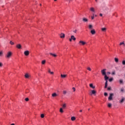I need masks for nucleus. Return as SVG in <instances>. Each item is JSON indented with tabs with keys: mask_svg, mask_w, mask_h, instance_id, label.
<instances>
[{
	"mask_svg": "<svg viewBox=\"0 0 125 125\" xmlns=\"http://www.w3.org/2000/svg\"><path fill=\"white\" fill-rule=\"evenodd\" d=\"M12 55V52H8L5 55L6 58H10Z\"/></svg>",
	"mask_w": 125,
	"mask_h": 125,
	"instance_id": "obj_1",
	"label": "nucleus"
},
{
	"mask_svg": "<svg viewBox=\"0 0 125 125\" xmlns=\"http://www.w3.org/2000/svg\"><path fill=\"white\" fill-rule=\"evenodd\" d=\"M114 96L113 93H110L109 96L108 97V100L111 101V100H113V97Z\"/></svg>",
	"mask_w": 125,
	"mask_h": 125,
	"instance_id": "obj_2",
	"label": "nucleus"
},
{
	"mask_svg": "<svg viewBox=\"0 0 125 125\" xmlns=\"http://www.w3.org/2000/svg\"><path fill=\"white\" fill-rule=\"evenodd\" d=\"M107 70V69H104L103 70H101V73L103 75V76H106V71Z\"/></svg>",
	"mask_w": 125,
	"mask_h": 125,
	"instance_id": "obj_3",
	"label": "nucleus"
},
{
	"mask_svg": "<svg viewBox=\"0 0 125 125\" xmlns=\"http://www.w3.org/2000/svg\"><path fill=\"white\" fill-rule=\"evenodd\" d=\"M86 43L83 41H80L79 42V44L80 45H84V44H86Z\"/></svg>",
	"mask_w": 125,
	"mask_h": 125,
	"instance_id": "obj_4",
	"label": "nucleus"
},
{
	"mask_svg": "<svg viewBox=\"0 0 125 125\" xmlns=\"http://www.w3.org/2000/svg\"><path fill=\"white\" fill-rule=\"evenodd\" d=\"M24 55H25V56H28V55H29V54H30V52H29V51L26 50V51H24Z\"/></svg>",
	"mask_w": 125,
	"mask_h": 125,
	"instance_id": "obj_5",
	"label": "nucleus"
},
{
	"mask_svg": "<svg viewBox=\"0 0 125 125\" xmlns=\"http://www.w3.org/2000/svg\"><path fill=\"white\" fill-rule=\"evenodd\" d=\"M16 47L18 48L19 49H21L22 46L21 44H18L16 46Z\"/></svg>",
	"mask_w": 125,
	"mask_h": 125,
	"instance_id": "obj_6",
	"label": "nucleus"
},
{
	"mask_svg": "<svg viewBox=\"0 0 125 125\" xmlns=\"http://www.w3.org/2000/svg\"><path fill=\"white\" fill-rule=\"evenodd\" d=\"M60 38H61V39H64V38H65V34L63 33H61L60 35Z\"/></svg>",
	"mask_w": 125,
	"mask_h": 125,
	"instance_id": "obj_7",
	"label": "nucleus"
},
{
	"mask_svg": "<svg viewBox=\"0 0 125 125\" xmlns=\"http://www.w3.org/2000/svg\"><path fill=\"white\" fill-rule=\"evenodd\" d=\"M90 33L91 34H92V35H95V33H96L95 30L94 29L91 30Z\"/></svg>",
	"mask_w": 125,
	"mask_h": 125,
	"instance_id": "obj_8",
	"label": "nucleus"
},
{
	"mask_svg": "<svg viewBox=\"0 0 125 125\" xmlns=\"http://www.w3.org/2000/svg\"><path fill=\"white\" fill-rule=\"evenodd\" d=\"M83 21L84 22H88V20L85 18H83Z\"/></svg>",
	"mask_w": 125,
	"mask_h": 125,
	"instance_id": "obj_9",
	"label": "nucleus"
},
{
	"mask_svg": "<svg viewBox=\"0 0 125 125\" xmlns=\"http://www.w3.org/2000/svg\"><path fill=\"white\" fill-rule=\"evenodd\" d=\"M89 86H90V87H91V88H93V89H94V88H95V86H93V84H92V83H90L89 84Z\"/></svg>",
	"mask_w": 125,
	"mask_h": 125,
	"instance_id": "obj_10",
	"label": "nucleus"
},
{
	"mask_svg": "<svg viewBox=\"0 0 125 125\" xmlns=\"http://www.w3.org/2000/svg\"><path fill=\"white\" fill-rule=\"evenodd\" d=\"M104 80H105V82H107V81H108V80H109V77L108 76H107V75H104Z\"/></svg>",
	"mask_w": 125,
	"mask_h": 125,
	"instance_id": "obj_11",
	"label": "nucleus"
},
{
	"mask_svg": "<svg viewBox=\"0 0 125 125\" xmlns=\"http://www.w3.org/2000/svg\"><path fill=\"white\" fill-rule=\"evenodd\" d=\"M107 86H108V81H105L104 88H107Z\"/></svg>",
	"mask_w": 125,
	"mask_h": 125,
	"instance_id": "obj_12",
	"label": "nucleus"
},
{
	"mask_svg": "<svg viewBox=\"0 0 125 125\" xmlns=\"http://www.w3.org/2000/svg\"><path fill=\"white\" fill-rule=\"evenodd\" d=\"M61 77L62 79H64L66 77H67V75H62V74H61Z\"/></svg>",
	"mask_w": 125,
	"mask_h": 125,
	"instance_id": "obj_13",
	"label": "nucleus"
},
{
	"mask_svg": "<svg viewBox=\"0 0 125 125\" xmlns=\"http://www.w3.org/2000/svg\"><path fill=\"white\" fill-rule=\"evenodd\" d=\"M50 55H51L52 56H53V57H57V55L55 54H53L52 53H50Z\"/></svg>",
	"mask_w": 125,
	"mask_h": 125,
	"instance_id": "obj_14",
	"label": "nucleus"
},
{
	"mask_svg": "<svg viewBox=\"0 0 125 125\" xmlns=\"http://www.w3.org/2000/svg\"><path fill=\"white\" fill-rule=\"evenodd\" d=\"M90 10L92 11V12H95V10L94 9V8L91 7L90 9Z\"/></svg>",
	"mask_w": 125,
	"mask_h": 125,
	"instance_id": "obj_15",
	"label": "nucleus"
},
{
	"mask_svg": "<svg viewBox=\"0 0 125 125\" xmlns=\"http://www.w3.org/2000/svg\"><path fill=\"white\" fill-rule=\"evenodd\" d=\"M67 107V104H63L62 106V109H65Z\"/></svg>",
	"mask_w": 125,
	"mask_h": 125,
	"instance_id": "obj_16",
	"label": "nucleus"
},
{
	"mask_svg": "<svg viewBox=\"0 0 125 125\" xmlns=\"http://www.w3.org/2000/svg\"><path fill=\"white\" fill-rule=\"evenodd\" d=\"M124 101H125V98H123L119 102V103H123Z\"/></svg>",
	"mask_w": 125,
	"mask_h": 125,
	"instance_id": "obj_17",
	"label": "nucleus"
},
{
	"mask_svg": "<svg viewBox=\"0 0 125 125\" xmlns=\"http://www.w3.org/2000/svg\"><path fill=\"white\" fill-rule=\"evenodd\" d=\"M89 29H90V30H92V29H93V26H92V24H90L89 25Z\"/></svg>",
	"mask_w": 125,
	"mask_h": 125,
	"instance_id": "obj_18",
	"label": "nucleus"
},
{
	"mask_svg": "<svg viewBox=\"0 0 125 125\" xmlns=\"http://www.w3.org/2000/svg\"><path fill=\"white\" fill-rule=\"evenodd\" d=\"M71 39L72 40H73L74 41H75L76 40V38H75V36H74V35H72L71 36Z\"/></svg>",
	"mask_w": 125,
	"mask_h": 125,
	"instance_id": "obj_19",
	"label": "nucleus"
},
{
	"mask_svg": "<svg viewBox=\"0 0 125 125\" xmlns=\"http://www.w3.org/2000/svg\"><path fill=\"white\" fill-rule=\"evenodd\" d=\"M52 96L53 97H56V96H57V95L56 94V93H53V94H52Z\"/></svg>",
	"mask_w": 125,
	"mask_h": 125,
	"instance_id": "obj_20",
	"label": "nucleus"
},
{
	"mask_svg": "<svg viewBox=\"0 0 125 125\" xmlns=\"http://www.w3.org/2000/svg\"><path fill=\"white\" fill-rule=\"evenodd\" d=\"M114 60L116 63H118V62H119V59L117 58H115Z\"/></svg>",
	"mask_w": 125,
	"mask_h": 125,
	"instance_id": "obj_21",
	"label": "nucleus"
},
{
	"mask_svg": "<svg viewBox=\"0 0 125 125\" xmlns=\"http://www.w3.org/2000/svg\"><path fill=\"white\" fill-rule=\"evenodd\" d=\"M106 28L104 27V28H102V31H103V32H106Z\"/></svg>",
	"mask_w": 125,
	"mask_h": 125,
	"instance_id": "obj_22",
	"label": "nucleus"
},
{
	"mask_svg": "<svg viewBox=\"0 0 125 125\" xmlns=\"http://www.w3.org/2000/svg\"><path fill=\"white\" fill-rule=\"evenodd\" d=\"M92 94H95L96 93V91L94 90H92Z\"/></svg>",
	"mask_w": 125,
	"mask_h": 125,
	"instance_id": "obj_23",
	"label": "nucleus"
},
{
	"mask_svg": "<svg viewBox=\"0 0 125 125\" xmlns=\"http://www.w3.org/2000/svg\"><path fill=\"white\" fill-rule=\"evenodd\" d=\"M29 74H26L25 75V78H26V79H28V78H29Z\"/></svg>",
	"mask_w": 125,
	"mask_h": 125,
	"instance_id": "obj_24",
	"label": "nucleus"
},
{
	"mask_svg": "<svg viewBox=\"0 0 125 125\" xmlns=\"http://www.w3.org/2000/svg\"><path fill=\"white\" fill-rule=\"evenodd\" d=\"M71 121H75L76 120V117H72L71 118Z\"/></svg>",
	"mask_w": 125,
	"mask_h": 125,
	"instance_id": "obj_25",
	"label": "nucleus"
},
{
	"mask_svg": "<svg viewBox=\"0 0 125 125\" xmlns=\"http://www.w3.org/2000/svg\"><path fill=\"white\" fill-rule=\"evenodd\" d=\"M119 82H120V83L121 84L124 83V81H123V80H120Z\"/></svg>",
	"mask_w": 125,
	"mask_h": 125,
	"instance_id": "obj_26",
	"label": "nucleus"
},
{
	"mask_svg": "<svg viewBox=\"0 0 125 125\" xmlns=\"http://www.w3.org/2000/svg\"><path fill=\"white\" fill-rule=\"evenodd\" d=\"M60 112L61 113H63V108H61L60 109Z\"/></svg>",
	"mask_w": 125,
	"mask_h": 125,
	"instance_id": "obj_27",
	"label": "nucleus"
},
{
	"mask_svg": "<svg viewBox=\"0 0 125 125\" xmlns=\"http://www.w3.org/2000/svg\"><path fill=\"white\" fill-rule=\"evenodd\" d=\"M3 54V52L2 51H0V56H2V55Z\"/></svg>",
	"mask_w": 125,
	"mask_h": 125,
	"instance_id": "obj_28",
	"label": "nucleus"
},
{
	"mask_svg": "<svg viewBox=\"0 0 125 125\" xmlns=\"http://www.w3.org/2000/svg\"><path fill=\"white\" fill-rule=\"evenodd\" d=\"M42 64H45V60L42 61Z\"/></svg>",
	"mask_w": 125,
	"mask_h": 125,
	"instance_id": "obj_29",
	"label": "nucleus"
},
{
	"mask_svg": "<svg viewBox=\"0 0 125 125\" xmlns=\"http://www.w3.org/2000/svg\"><path fill=\"white\" fill-rule=\"evenodd\" d=\"M108 107H109V108H110V107H112V104H108Z\"/></svg>",
	"mask_w": 125,
	"mask_h": 125,
	"instance_id": "obj_30",
	"label": "nucleus"
},
{
	"mask_svg": "<svg viewBox=\"0 0 125 125\" xmlns=\"http://www.w3.org/2000/svg\"><path fill=\"white\" fill-rule=\"evenodd\" d=\"M10 43L11 45H13V44H14V42H12V41H10Z\"/></svg>",
	"mask_w": 125,
	"mask_h": 125,
	"instance_id": "obj_31",
	"label": "nucleus"
},
{
	"mask_svg": "<svg viewBox=\"0 0 125 125\" xmlns=\"http://www.w3.org/2000/svg\"><path fill=\"white\" fill-rule=\"evenodd\" d=\"M113 80H114V79H113V78H110V79H109V82H112V81H113Z\"/></svg>",
	"mask_w": 125,
	"mask_h": 125,
	"instance_id": "obj_32",
	"label": "nucleus"
},
{
	"mask_svg": "<svg viewBox=\"0 0 125 125\" xmlns=\"http://www.w3.org/2000/svg\"><path fill=\"white\" fill-rule=\"evenodd\" d=\"M92 20H93L94 19V14H93V16L91 17Z\"/></svg>",
	"mask_w": 125,
	"mask_h": 125,
	"instance_id": "obj_33",
	"label": "nucleus"
},
{
	"mask_svg": "<svg viewBox=\"0 0 125 125\" xmlns=\"http://www.w3.org/2000/svg\"><path fill=\"white\" fill-rule=\"evenodd\" d=\"M41 118H44V114H41Z\"/></svg>",
	"mask_w": 125,
	"mask_h": 125,
	"instance_id": "obj_34",
	"label": "nucleus"
},
{
	"mask_svg": "<svg viewBox=\"0 0 125 125\" xmlns=\"http://www.w3.org/2000/svg\"><path fill=\"white\" fill-rule=\"evenodd\" d=\"M111 89H112V88L111 87H108L107 88V90H111Z\"/></svg>",
	"mask_w": 125,
	"mask_h": 125,
	"instance_id": "obj_35",
	"label": "nucleus"
},
{
	"mask_svg": "<svg viewBox=\"0 0 125 125\" xmlns=\"http://www.w3.org/2000/svg\"><path fill=\"white\" fill-rule=\"evenodd\" d=\"M122 44H125V42H121L120 43V45H122Z\"/></svg>",
	"mask_w": 125,
	"mask_h": 125,
	"instance_id": "obj_36",
	"label": "nucleus"
},
{
	"mask_svg": "<svg viewBox=\"0 0 125 125\" xmlns=\"http://www.w3.org/2000/svg\"><path fill=\"white\" fill-rule=\"evenodd\" d=\"M122 64L123 65H125V60L122 61Z\"/></svg>",
	"mask_w": 125,
	"mask_h": 125,
	"instance_id": "obj_37",
	"label": "nucleus"
},
{
	"mask_svg": "<svg viewBox=\"0 0 125 125\" xmlns=\"http://www.w3.org/2000/svg\"><path fill=\"white\" fill-rule=\"evenodd\" d=\"M104 96H108V93H107L106 92H105L104 93Z\"/></svg>",
	"mask_w": 125,
	"mask_h": 125,
	"instance_id": "obj_38",
	"label": "nucleus"
},
{
	"mask_svg": "<svg viewBox=\"0 0 125 125\" xmlns=\"http://www.w3.org/2000/svg\"><path fill=\"white\" fill-rule=\"evenodd\" d=\"M87 69L88 71H91V68H90V67H87Z\"/></svg>",
	"mask_w": 125,
	"mask_h": 125,
	"instance_id": "obj_39",
	"label": "nucleus"
},
{
	"mask_svg": "<svg viewBox=\"0 0 125 125\" xmlns=\"http://www.w3.org/2000/svg\"><path fill=\"white\" fill-rule=\"evenodd\" d=\"M72 89H73L74 92L76 91V88L73 87H72Z\"/></svg>",
	"mask_w": 125,
	"mask_h": 125,
	"instance_id": "obj_40",
	"label": "nucleus"
},
{
	"mask_svg": "<svg viewBox=\"0 0 125 125\" xmlns=\"http://www.w3.org/2000/svg\"><path fill=\"white\" fill-rule=\"evenodd\" d=\"M66 93H67V91H66L64 90V91H63V94H66Z\"/></svg>",
	"mask_w": 125,
	"mask_h": 125,
	"instance_id": "obj_41",
	"label": "nucleus"
},
{
	"mask_svg": "<svg viewBox=\"0 0 125 125\" xmlns=\"http://www.w3.org/2000/svg\"><path fill=\"white\" fill-rule=\"evenodd\" d=\"M25 100L26 102H28V101H29V98H26L25 99Z\"/></svg>",
	"mask_w": 125,
	"mask_h": 125,
	"instance_id": "obj_42",
	"label": "nucleus"
},
{
	"mask_svg": "<svg viewBox=\"0 0 125 125\" xmlns=\"http://www.w3.org/2000/svg\"><path fill=\"white\" fill-rule=\"evenodd\" d=\"M112 75H116V73L115 72V71H113V72L112 73Z\"/></svg>",
	"mask_w": 125,
	"mask_h": 125,
	"instance_id": "obj_43",
	"label": "nucleus"
},
{
	"mask_svg": "<svg viewBox=\"0 0 125 125\" xmlns=\"http://www.w3.org/2000/svg\"><path fill=\"white\" fill-rule=\"evenodd\" d=\"M50 74H51V75H53V74H54V72L51 71V72H50Z\"/></svg>",
	"mask_w": 125,
	"mask_h": 125,
	"instance_id": "obj_44",
	"label": "nucleus"
},
{
	"mask_svg": "<svg viewBox=\"0 0 125 125\" xmlns=\"http://www.w3.org/2000/svg\"><path fill=\"white\" fill-rule=\"evenodd\" d=\"M0 67H2V63L0 62Z\"/></svg>",
	"mask_w": 125,
	"mask_h": 125,
	"instance_id": "obj_45",
	"label": "nucleus"
},
{
	"mask_svg": "<svg viewBox=\"0 0 125 125\" xmlns=\"http://www.w3.org/2000/svg\"><path fill=\"white\" fill-rule=\"evenodd\" d=\"M73 33H77V29H75V30L73 31Z\"/></svg>",
	"mask_w": 125,
	"mask_h": 125,
	"instance_id": "obj_46",
	"label": "nucleus"
},
{
	"mask_svg": "<svg viewBox=\"0 0 125 125\" xmlns=\"http://www.w3.org/2000/svg\"><path fill=\"white\" fill-rule=\"evenodd\" d=\"M48 73H50V72H51V71H50V69H48Z\"/></svg>",
	"mask_w": 125,
	"mask_h": 125,
	"instance_id": "obj_47",
	"label": "nucleus"
},
{
	"mask_svg": "<svg viewBox=\"0 0 125 125\" xmlns=\"http://www.w3.org/2000/svg\"><path fill=\"white\" fill-rule=\"evenodd\" d=\"M67 0V1L68 2H70V1H71V0Z\"/></svg>",
	"mask_w": 125,
	"mask_h": 125,
	"instance_id": "obj_48",
	"label": "nucleus"
},
{
	"mask_svg": "<svg viewBox=\"0 0 125 125\" xmlns=\"http://www.w3.org/2000/svg\"><path fill=\"white\" fill-rule=\"evenodd\" d=\"M107 74H108V75H110L111 74V73L110 72H108Z\"/></svg>",
	"mask_w": 125,
	"mask_h": 125,
	"instance_id": "obj_49",
	"label": "nucleus"
},
{
	"mask_svg": "<svg viewBox=\"0 0 125 125\" xmlns=\"http://www.w3.org/2000/svg\"><path fill=\"white\" fill-rule=\"evenodd\" d=\"M103 14H100V16H101V17H102L103 16Z\"/></svg>",
	"mask_w": 125,
	"mask_h": 125,
	"instance_id": "obj_50",
	"label": "nucleus"
},
{
	"mask_svg": "<svg viewBox=\"0 0 125 125\" xmlns=\"http://www.w3.org/2000/svg\"><path fill=\"white\" fill-rule=\"evenodd\" d=\"M72 38H70V39H69V41H70V42H72Z\"/></svg>",
	"mask_w": 125,
	"mask_h": 125,
	"instance_id": "obj_51",
	"label": "nucleus"
},
{
	"mask_svg": "<svg viewBox=\"0 0 125 125\" xmlns=\"http://www.w3.org/2000/svg\"><path fill=\"white\" fill-rule=\"evenodd\" d=\"M121 91L123 92V91H124V89H121Z\"/></svg>",
	"mask_w": 125,
	"mask_h": 125,
	"instance_id": "obj_52",
	"label": "nucleus"
},
{
	"mask_svg": "<svg viewBox=\"0 0 125 125\" xmlns=\"http://www.w3.org/2000/svg\"><path fill=\"white\" fill-rule=\"evenodd\" d=\"M80 112H83V110H80Z\"/></svg>",
	"mask_w": 125,
	"mask_h": 125,
	"instance_id": "obj_53",
	"label": "nucleus"
},
{
	"mask_svg": "<svg viewBox=\"0 0 125 125\" xmlns=\"http://www.w3.org/2000/svg\"><path fill=\"white\" fill-rule=\"evenodd\" d=\"M11 125H15V124H11Z\"/></svg>",
	"mask_w": 125,
	"mask_h": 125,
	"instance_id": "obj_54",
	"label": "nucleus"
},
{
	"mask_svg": "<svg viewBox=\"0 0 125 125\" xmlns=\"http://www.w3.org/2000/svg\"><path fill=\"white\" fill-rule=\"evenodd\" d=\"M123 45H124V46H125V43H124V44H123Z\"/></svg>",
	"mask_w": 125,
	"mask_h": 125,
	"instance_id": "obj_55",
	"label": "nucleus"
},
{
	"mask_svg": "<svg viewBox=\"0 0 125 125\" xmlns=\"http://www.w3.org/2000/svg\"><path fill=\"white\" fill-rule=\"evenodd\" d=\"M54 0V1H56L57 0Z\"/></svg>",
	"mask_w": 125,
	"mask_h": 125,
	"instance_id": "obj_56",
	"label": "nucleus"
},
{
	"mask_svg": "<svg viewBox=\"0 0 125 125\" xmlns=\"http://www.w3.org/2000/svg\"><path fill=\"white\" fill-rule=\"evenodd\" d=\"M95 16V17H96V16H97L96 15Z\"/></svg>",
	"mask_w": 125,
	"mask_h": 125,
	"instance_id": "obj_57",
	"label": "nucleus"
},
{
	"mask_svg": "<svg viewBox=\"0 0 125 125\" xmlns=\"http://www.w3.org/2000/svg\"><path fill=\"white\" fill-rule=\"evenodd\" d=\"M41 5H42V4H40V6H41Z\"/></svg>",
	"mask_w": 125,
	"mask_h": 125,
	"instance_id": "obj_58",
	"label": "nucleus"
},
{
	"mask_svg": "<svg viewBox=\"0 0 125 125\" xmlns=\"http://www.w3.org/2000/svg\"><path fill=\"white\" fill-rule=\"evenodd\" d=\"M96 1H97V0H95Z\"/></svg>",
	"mask_w": 125,
	"mask_h": 125,
	"instance_id": "obj_59",
	"label": "nucleus"
},
{
	"mask_svg": "<svg viewBox=\"0 0 125 125\" xmlns=\"http://www.w3.org/2000/svg\"><path fill=\"white\" fill-rule=\"evenodd\" d=\"M89 110H90V109L89 108V109H88V111H89Z\"/></svg>",
	"mask_w": 125,
	"mask_h": 125,
	"instance_id": "obj_60",
	"label": "nucleus"
}]
</instances>
